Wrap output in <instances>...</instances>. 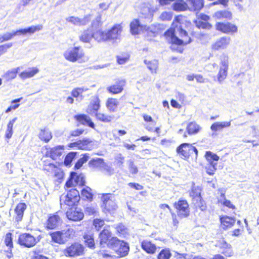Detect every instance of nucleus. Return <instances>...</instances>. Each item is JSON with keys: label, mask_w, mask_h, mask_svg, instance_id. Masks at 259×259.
<instances>
[{"label": "nucleus", "mask_w": 259, "mask_h": 259, "mask_svg": "<svg viewBox=\"0 0 259 259\" xmlns=\"http://www.w3.org/2000/svg\"><path fill=\"white\" fill-rule=\"evenodd\" d=\"M102 22L101 21V16L99 15L95 20L92 23V27L93 28L97 29L101 26Z\"/></svg>", "instance_id": "680f3d73"}, {"label": "nucleus", "mask_w": 259, "mask_h": 259, "mask_svg": "<svg viewBox=\"0 0 259 259\" xmlns=\"http://www.w3.org/2000/svg\"><path fill=\"white\" fill-rule=\"evenodd\" d=\"M174 9L177 11H182L187 10L188 8L187 2H185L183 0L179 1L174 4Z\"/></svg>", "instance_id": "58836bf2"}, {"label": "nucleus", "mask_w": 259, "mask_h": 259, "mask_svg": "<svg viewBox=\"0 0 259 259\" xmlns=\"http://www.w3.org/2000/svg\"><path fill=\"white\" fill-rule=\"evenodd\" d=\"M101 199L103 202L102 207L104 211L111 212L117 208L115 196L113 194H103Z\"/></svg>", "instance_id": "423d86ee"}, {"label": "nucleus", "mask_w": 259, "mask_h": 259, "mask_svg": "<svg viewBox=\"0 0 259 259\" xmlns=\"http://www.w3.org/2000/svg\"><path fill=\"white\" fill-rule=\"evenodd\" d=\"M122 31L120 24L114 25L107 31L98 30L92 32L89 29L84 30L79 35V40L83 42H90L93 38L98 42H104L119 39Z\"/></svg>", "instance_id": "f257e3e1"}, {"label": "nucleus", "mask_w": 259, "mask_h": 259, "mask_svg": "<svg viewBox=\"0 0 259 259\" xmlns=\"http://www.w3.org/2000/svg\"><path fill=\"white\" fill-rule=\"evenodd\" d=\"M205 157L209 164L212 162H217L219 159V157L215 154L212 153L210 151H207L205 153Z\"/></svg>", "instance_id": "a18cd8bd"}, {"label": "nucleus", "mask_w": 259, "mask_h": 259, "mask_svg": "<svg viewBox=\"0 0 259 259\" xmlns=\"http://www.w3.org/2000/svg\"><path fill=\"white\" fill-rule=\"evenodd\" d=\"M85 184L84 177L82 174L77 175L76 172H72L70 174L69 180L66 182L65 186L70 188L76 185L83 186Z\"/></svg>", "instance_id": "9d476101"}, {"label": "nucleus", "mask_w": 259, "mask_h": 259, "mask_svg": "<svg viewBox=\"0 0 259 259\" xmlns=\"http://www.w3.org/2000/svg\"><path fill=\"white\" fill-rule=\"evenodd\" d=\"M100 170L107 176L113 175L114 171V168H113L111 166L108 165L105 162Z\"/></svg>", "instance_id": "8fccbe9b"}, {"label": "nucleus", "mask_w": 259, "mask_h": 259, "mask_svg": "<svg viewBox=\"0 0 259 259\" xmlns=\"http://www.w3.org/2000/svg\"><path fill=\"white\" fill-rule=\"evenodd\" d=\"M124 85L125 81L124 80H118L115 82V84L108 87L107 90L110 93L118 94L122 91Z\"/></svg>", "instance_id": "4be33fe9"}, {"label": "nucleus", "mask_w": 259, "mask_h": 259, "mask_svg": "<svg viewBox=\"0 0 259 259\" xmlns=\"http://www.w3.org/2000/svg\"><path fill=\"white\" fill-rule=\"evenodd\" d=\"M191 144L188 143H183L179 146L177 149V151L178 153L185 158H188L191 155L190 147Z\"/></svg>", "instance_id": "5701e85b"}, {"label": "nucleus", "mask_w": 259, "mask_h": 259, "mask_svg": "<svg viewBox=\"0 0 259 259\" xmlns=\"http://www.w3.org/2000/svg\"><path fill=\"white\" fill-rule=\"evenodd\" d=\"M67 218L73 221H79L81 220L84 217L83 213L78 209H70L66 212Z\"/></svg>", "instance_id": "aec40b11"}, {"label": "nucleus", "mask_w": 259, "mask_h": 259, "mask_svg": "<svg viewBox=\"0 0 259 259\" xmlns=\"http://www.w3.org/2000/svg\"><path fill=\"white\" fill-rule=\"evenodd\" d=\"M145 64L147 66L148 68L151 71L152 73H156L158 68V61L156 60H153L152 61L144 60Z\"/></svg>", "instance_id": "ea45409f"}, {"label": "nucleus", "mask_w": 259, "mask_h": 259, "mask_svg": "<svg viewBox=\"0 0 259 259\" xmlns=\"http://www.w3.org/2000/svg\"><path fill=\"white\" fill-rule=\"evenodd\" d=\"M104 160L102 158H97L92 159L89 162V165L93 168H97L101 170L103 165H104Z\"/></svg>", "instance_id": "473e14b6"}, {"label": "nucleus", "mask_w": 259, "mask_h": 259, "mask_svg": "<svg viewBox=\"0 0 259 259\" xmlns=\"http://www.w3.org/2000/svg\"><path fill=\"white\" fill-rule=\"evenodd\" d=\"M84 242L88 247L92 248L95 245L94 239L92 235L91 234H84L83 236Z\"/></svg>", "instance_id": "3c124183"}, {"label": "nucleus", "mask_w": 259, "mask_h": 259, "mask_svg": "<svg viewBox=\"0 0 259 259\" xmlns=\"http://www.w3.org/2000/svg\"><path fill=\"white\" fill-rule=\"evenodd\" d=\"M83 251V247L80 244L75 243L67 247L64 250L66 256L73 257L80 255Z\"/></svg>", "instance_id": "4468645a"}, {"label": "nucleus", "mask_w": 259, "mask_h": 259, "mask_svg": "<svg viewBox=\"0 0 259 259\" xmlns=\"http://www.w3.org/2000/svg\"><path fill=\"white\" fill-rule=\"evenodd\" d=\"M84 211L88 215H96L98 213L97 208L92 206H87Z\"/></svg>", "instance_id": "4d7b16f0"}, {"label": "nucleus", "mask_w": 259, "mask_h": 259, "mask_svg": "<svg viewBox=\"0 0 259 259\" xmlns=\"http://www.w3.org/2000/svg\"><path fill=\"white\" fill-rule=\"evenodd\" d=\"M231 40V38L229 36L221 37L211 45V49L214 51L225 50L229 46Z\"/></svg>", "instance_id": "ddd939ff"}, {"label": "nucleus", "mask_w": 259, "mask_h": 259, "mask_svg": "<svg viewBox=\"0 0 259 259\" xmlns=\"http://www.w3.org/2000/svg\"><path fill=\"white\" fill-rule=\"evenodd\" d=\"M222 225L226 228L232 227L235 223V220L233 218L228 216H224L220 219Z\"/></svg>", "instance_id": "f704fd0d"}, {"label": "nucleus", "mask_w": 259, "mask_h": 259, "mask_svg": "<svg viewBox=\"0 0 259 259\" xmlns=\"http://www.w3.org/2000/svg\"><path fill=\"white\" fill-rule=\"evenodd\" d=\"M19 70L20 67L14 68L9 70L3 75V77L7 81H11L16 77Z\"/></svg>", "instance_id": "c85d7f7f"}, {"label": "nucleus", "mask_w": 259, "mask_h": 259, "mask_svg": "<svg viewBox=\"0 0 259 259\" xmlns=\"http://www.w3.org/2000/svg\"><path fill=\"white\" fill-rule=\"evenodd\" d=\"M52 134L48 128L41 130L39 134V138L41 140L48 142L52 138Z\"/></svg>", "instance_id": "c9c22d12"}, {"label": "nucleus", "mask_w": 259, "mask_h": 259, "mask_svg": "<svg viewBox=\"0 0 259 259\" xmlns=\"http://www.w3.org/2000/svg\"><path fill=\"white\" fill-rule=\"evenodd\" d=\"M201 127L196 122H190L187 126V130L190 135L197 134Z\"/></svg>", "instance_id": "a19ab883"}, {"label": "nucleus", "mask_w": 259, "mask_h": 259, "mask_svg": "<svg viewBox=\"0 0 259 259\" xmlns=\"http://www.w3.org/2000/svg\"><path fill=\"white\" fill-rule=\"evenodd\" d=\"M196 208H199L201 211H204L206 209V206L204 204V202L201 200L198 201H195L193 202Z\"/></svg>", "instance_id": "69168bd1"}, {"label": "nucleus", "mask_w": 259, "mask_h": 259, "mask_svg": "<svg viewBox=\"0 0 259 259\" xmlns=\"http://www.w3.org/2000/svg\"><path fill=\"white\" fill-rule=\"evenodd\" d=\"M38 69L37 68L32 67L21 72L19 74V76L22 79H25L33 77L35 74L38 73Z\"/></svg>", "instance_id": "7c9ffc66"}, {"label": "nucleus", "mask_w": 259, "mask_h": 259, "mask_svg": "<svg viewBox=\"0 0 259 259\" xmlns=\"http://www.w3.org/2000/svg\"><path fill=\"white\" fill-rule=\"evenodd\" d=\"M112 241L114 242L113 248L119 257H124L128 254L130 250L128 243L116 237L113 238Z\"/></svg>", "instance_id": "6e6552de"}, {"label": "nucleus", "mask_w": 259, "mask_h": 259, "mask_svg": "<svg viewBox=\"0 0 259 259\" xmlns=\"http://www.w3.org/2000/svg\"><path fill=\"white\" fill-rule=\"evenodd\" d=\"M13 46L12 42L6 44L5 45L0 46V53L1 55L3 53H5L7 51V49L11 48Z\"/></svg>", "instance_id": "338daca9"}, {"label": "nucleus", "mask_w": 259, "mask_h": 259, "mask_svg": "<svg viewBox=\"0 0 259 259\" xmlns=\"http://www.w3.org/2000/svg\"><path fill=\"white\" fill-rule=\"evenodd\" d=\"M91 19V16L87 15L82 18L78 17L70 16L67 17L65 20L67 22L76 26H84L88 24Z\"/></svg>", "instance_id": "2eb2a0df"}, {"label": "nucleus", "mask_w": 259, "mask_h": 259, "mask_svg": "<svg viewBox=\"0 0 259 259\" xmlns=\"http://www.w3.org/2000/svg\"><path fill=\"white\" fill-rule=\"evenodd\" d=\"M62 220L57 214L50 216L45 225L47 229H56L61 226Z\"/></svg>", "instance_id": "f3484780"}, {"label": "nucleus", "mask_w": 259, "mask_h": 259, "mask_svg": "<svg viewBox=\"0 0 259 259\" xmlns=\"http://www.w3.org/2000/svg\"><path fill=\"white\" fill-rule=\"evenodd\" d=\"M222 197H223L224 198V200L222 201L221 199H219V202H220L221 203H223V204L230 208H232L233 209H235V206L232 204L231 202V201L229 200H227L225 199V194H221V196Z\"/></svg>", "instance_id": "13d9d810"}, {"label": "nucleus", "mask_w": 259, "mask_h": 259, "mask_svg": "<svg viewBox=\"0 0 259 259\" xmlns=\"http://www.w3.org/2000/svg\"><path fill=\"white\" fill-rule=\"evenodd\" d=\"M63 149V146H61L53 148L51 150V157L53 159H55L57 157L61 155Z\"/></svg>", "instance_id": "c03bdc74"}, {"label": "nucleus", "mask_w": 259, "mask_h": 259, "mask_svg": "<svg viewBox=\"0 0 259 259\" xmlns=\"http://www.w3.org/2000/svg\"><path fill=\"white\" fill-rule=\"evenodd\" d=\"M92 141L89 139L79 140L77 142L70 143L69 146L71 148H77L78 149L90 150L92 147Z\"/></svg>", "instance_id": "a211bd4d"}, {"label": "nucleus", "mask_w": 259, "mask_h": 259, "mask_svg": "<svg viewBox=\"0 0 259 259\" xmlns=\"http://www.w3.org/2000/svg\"><path fill=\"white\" fill-rule=\"evenodd\" d=\"M115 228L119 236L125 237L128 233L127 229L121 224L118 225Z\"/></svg>", "instance_id": "09e8293b"}, {"label": "nucleus", "mask_w": 259, "mask_h": 259, "mask_svg": "<svg viewBox=\"0 0 259 259\" xmlns=\"http://www.w3.org/2000/svg\"><path fill=\"white\" fill-rule=\"evenodd\" d=\"M76 120L81 124L88 125L92 128H94L95 124L91 118L87 115L81 114L75 116Z\"/></svg>", "instance_id": "a878e982"}, {"label": "nucleus", "mask_w": 259, "mask_h": 259, "mask_svg": "<svg viewBox=\"0 0 259 259\" xmlns=\"http://www.w3.org/2000/svg\"><path fill=\"white\" fill-rule=\"evenodd\" d=\"M95 116L99 120L105 122H110L112 119L111 116L102 113H97Z\"/></svg>", "instance_id": "49530a36"}, {"label": "nucleus", "mask_w": 259, "mask_h": 259, "mask_svg": "<svg viewBox=\"0 0 259 259\" xmlns=\"http://www.w3.org/2000/svg\"><path fill=\"white\" fill-rule=\"evenodd\" d=\"M91 189L90 188L87 187L81 190V194L88 199H91L93 197V195L91 193Z\"/></svg>", "instance_id": "e2e57ef3"}, {"label": "nucleus", "mask_w": 259, "mask_h": 259, "mask_svg": "<svg viewBox=\"0 0 259 259\" xmlns=\"http://www.w3.org/2000/svg\"><path fill=\"white\" fill-rule=\"evenodd\" d=\"M42 28V26L38 25L37 26H31L25 29H21L18 30L19 35H24L26 33L32 34L36 31H39Z\"/></svg>", "instance_id": "c756f323"}, {"label": "nucleus", "mask_w": 259, "mask_h": 259, "mask_svg": "<svg viewBox=\"0 0 259 259\" xmlns=\"http://www.w3.org/2000/svg\"><path fill=\"white\" fill-rule=\"evenodd\" d=\"M229 67V57L226 54H222L220 57V67L217 75L218 81L221 83L226 78Z\"/></svg>", "instance_id": "1a4fd4ad"}, {"label": "nucleus", "mask_w": 259, "mask_h": 259, "mask_svg": "<svg viewBox=\"0 0 259 259\" xmlns=\"http://www.w3.org/2000/svg\"><path fill=\"white\" fill-rule=\"evenodd\" d=\"M119 104L118 100L114 98H109L106 102V107L110 112H115Z\"/></svg>", "instance_id": "2f4dec72"}, {"label": "nucleus", "mask_w": 259, "mask_h": 259, "mask_svg": "<svg viewBox=\"0 0 259 259\" xmlns=\"http://www.w3.org/2000/svg\"><path fill=\"white\" fill-rule=\"evenodd\" d=\"M167 40L173 44L185 45L191 41L188 33L182 27L176 26L174 28H170L165 32Z\"/></svg>", "instance_id": "f03ea898"}, {"label": "nucleus", "mask_w": 259, "mask_h": 259, "mask_svg": "<svg viewBox=\"0 0 259 259\" xmlns=\"http://www.w3.org/2000/svg\"><path fill=\"white\" fill-rule=\"evenodd\" d=\"M215 26L218 30L225 33H235L237 31V26L230 23L218 22L216 24Z\"/></svg>", "instance_id": "dca6fc26"}, {"label": "nucleus", "mask_w": 259, "mask_h": 259, "mask_svg": "<svg viewBox=\"0 0 259 259\" xmlns=\"http://www.w3.org/2000/svg\"><path fill=\"white\" fill-rule=\"evenodd\" d=\"M73 230L58 231L50 233L52 240L53 242L58 244H64L71 237Z\"/></svg>", "instance_id": "0eeeda50"}, {"label": "nucleus", "mask_w": 259, "mask_h": 259, "mask_svg": "<svg viewBox=\"0 0 259 259\" xmlns=\"http://www.w3.org/2000/svg\"><path fill=\"white\" fill-rule=\"evenodd\" d=\"M88 90L87 88L84 87L75 88L72 91L71 95L75 98H79L81 100L83 99V96L81 95V94L88 91Z\"/></svg>", "instance_id": "79ce46f5"}, {"label": "nucleus", "mask_w": 259, "mask_h": 259, "mask_svg": "<svg viewBox=\"0 0 259 259\" xmlns=\"http://www.w3.org/2000/svg\"><path fill=\"white\" fill-rule=\"evenodd\" d=\"M40 236H34L28 233H24L19 235L18 243L21 245L27 248L34 246L39 241Z\"/></svg>", "instance_id": "39448f33"}, {"label": "nucleus", "mask_w": 259, "mask_h": 259, "mask_svg": "<svg viewBox=\"0 0 259 259\" xmlns=\"http://www.w3.org/2000/svg\"><path fill=\"white\" fill-rule=\"evenodd\" d=\"M142 248L146 252L153 254L156 250V245L148 240H144L141 244Z\"/></svg>", "instance_id": "cd10ccee"}, {"label": "nucleus", "mask_w": 259, "mask_h": 259, "mask_svg": "<svg viewBox=\"0 0 259 259\" xmlns=\"http://www.w3.org/2000/svg\"><path fill=\"white\" fill-rule=\"evenodd\" d=\"M31 259H49L47 256L40 254L39 253H37L34 252V254L32 256Z\"/></svg>", "instance_id": "774afa93"}, {"label": "nucleus", "mask_w": 259, "mask_h": 259, "mask_svg": "<svg viewBox=\"0 0 259 259\" xmlns=\"http://www.w3.org/2000/svg\"><path fill=\"white\" fill-rule=\"evenodd\" d=\"M104 221L100 219L94 220L93 225L97 230L99 231L104 225Z\"/></svg>", "instance_id": "bf43d9fd"}, {"label": "nucleus", "mask_w": 259, "mask_h": 259, "mask_svg": "<svg viewBox=\"0 0 259 259\" xmlns=\"http://www.w3.org/2000/svg\"><path fill=\"white\" fill-rule=\"evenodd\" d=\"M100 107V100L98 98L92 101L87 109V112L91 115H95Z\"/></svg>", "instance_id": "393cba45"}, {"label": "nucleus", "mask_w": 259, "mask_h": 259, "mask_svg": "<svg viewBox=\"0 0 259 259\" xmlns=\"http://www.w3.org/2000/svg\"><path fill=\"white\" fill-rule=\"evenodd\" d=\"M171 255L169 249H162L158 255V259H169Z\"/></svg>", "instance_id": "de8ad7c7"}, {"label": "nucleus", "mask_w": 259, "mask_h": 259, "mask_svg": "<svg viewBox=\"0 0 259 259\" xmlns=\"http://www.w3.org/2000/svg\"><path fill=\"white\" fill-rule=\"evenodd\" d=\"M17 117L14 118L13 119L11 120L7 124V128L6 131L5 137L8 139H10L13 135V125L17 120Z\"/></svg>", "instance_id": "e433bc0d"}, {"label": "nucleus", "mask_w": 259, "mask_h": 259, "mask_svg": "<svg viewBox=\"0 0 259 259\" xmlns=\"http://www.w3.org/2000/svg\"><path fill=\"white\" fill-rule=\"evenodd\" d=\"M201 190L199 187L193 186L192 191L190 193V196L192 198L193 202L201 200Z\"/></svg>", "instance_id": "72a5a7b5"}, {"label": "nucleus", "mask_w": 259, "mask_h": 259, "mask_svg": "<svg viewBox=\"0 0 259 259\" xmlns=\"http://www.w3.org/2000/svg\"><path fill=\"white\" fill-rule=\"evenodd\" d=\"M130 30L132 34H139L144 31H151L152 33L154 32L150 30V27L146 25H142L138 19L134 20L130 24Z\"/></svg>", "instance_id": "9b49d317"}, {"label": "nucleus", "mask_w": 259, "mask_h": 259, "mask_svg": "<svg viewBox=\"0 0 259 259\" xmlns=\"http://www.w3.org/2000/svg\"><path fill=\"white\" fill-rule=\"evenodd\" d=\"M217 162H211V164L206 167V172L209 175H212L214 171L216 170Z\"/></svg>", "instance_id": "052dcab7"}, {"label": "nucleus", "mask_w": 259, "mask_h": 259, "mask_svg": "<svg viewBox=\"0 0 259 259\" xmlns=\"http://www.w3.org/2000/svg\"><path fill=\"white\" fill-rule=\"evenodd\" d=\"M159 18L162 21H169L172 18V14L170 12H163L161 14Z\"/></svg>", "instance_id": "0e129e2a"}, {"label": "nucleus", "mask_w": 259, "mask_h": 259, "mask_svg": "<svg viewBox=\"0 0 259 259\" xmlns=\"http://www.w3.org/2000/svg\"><path fill=\"white\" fill-rule=\"evenodd\" d=\"M79 192L76 189H71L67 192V194L62 195L60 197V205H63L72 206L75 205L79 200Z\"/></svg>", "instance_id": "20e7f679"}, {"label": "nucleus", "mask_w": 259, "mask_h": 259, "mask_svg": "<svg viewBox=\"0 0 259 259\" xmlns=\"http://www.w3.org/2000/svg\"><path fill=\"white\" fill-rule=\"evenodd\" d=\"M5 244L9 247V249H12L13 247L12 234L11 233H8L6 234L5 238Z\"/></svg>", "instance_id": "864d4df0"}, {"label": "nucleus", "mask_w": 259, "mask_h": 259, "mask_svg": "<svg viewBox=\"0 0 259 259\" xmlns=\"http://www.w3.org/2000/svg\"><path fill=\"white\" fill-rule=\"evenodd\" d=\"M231 13L228 11H220L215 12L213 17L217 19H230L231 18Z\"/></svg>", "instance_id": "4c0bfd02"}, {"label": "nucleus", "mask_w": 259, "mask_h": 259, "mask_svg": "<svg viewBox=\"0 0 259 259\" xmlns=\"http://www.w3.org/2000/svg\"><path fill=\"white\" fill-rule=\"evenodd\" d=\"M195 24L196 26L199 28L209 29L211 27V24L205 21L203 22L198 19L195 21Z\"/></svg>", "instance_id": "603ef678"}, {"label": "nucleus", "mask_w": 259, "mask_h": 259, "mask_svg": "<svg viewBox=\"0 0 259 259\" xmlns=\"http://www.w3.org/2000/svg\"><path fill=\"white\" fill-rule=\"evenodd\" d=\"M175 207L178 210V215L181 218H185L189 215V208L186 200H180L175 203Z\"/></svg>", "instance_id": "f8f14e48"}, {"label": "nucleus", "mask_w": 259, "mask_h": 259, "mask_svg": "<svg viewBox=\"0 0 259 259\" xmlns=\"http://www.w3.org/2000/svg\"><path fill=\"white\" fill-rule=\"evenodd\" d=\"M189 9L193 12L200 11L204 7V0H186Z\"/></svg>", "instance_id": "412c9836"}, {"label": "nucleus", "mask_w": 259, "mask_h": 259, "mask_svg": "<svg viewBox=\"0 0 259 259\" xmlns=\"http://www.w3.org/2000/svg\"><path fill=\"white\" fill-rule=\"evenodd\" d=\"M64 58L72 62L79 60L85 62L88 60V57H84V53L83 49L79 47L70 48L67 50L64 53Z\"/></svg>", "instance_id": "7ed1b4c3"}, {"label": "nucleus", "mask_w": 259, "mask_h": 259, "mask_svg": "<svg viewBox=\"0 0 259 259\" xmlns=\"http://www.w3.org/2000/svg\"><path fill=\"white\" fill-rule=\"evenodd\" d=\"M231 121L232 120L229 121L215 122L211 125L210 129L214 132L222 131L224 128L230 127Z\"/></svg>", "instance_id": "bb28decb"}, {"label": "nucleus", "mask_w": 259, "mask_h": 259, "mask_svg": "<svg viewBox=\"0 0 259 259\" xmlns=\"http://www.w3.org/2000/svg\"><path fill=\"white\" fill-rule=\"evenodd\" d=\"M26 208V205L24 203H19L16 206L15 209L16 215L15 217V221L19 222L22 221L24 215V212Z\"/></svg>", "instance_id": "b1692460"}, {"label": "nucleus", "mask_w": 259, "mask_h": 259, "mask_svg": "<svg viewBox=\"0 0 259 259\" xmlns=\"http://www.w3.org/2000/svg\"><path fill=\"white\" fill-rule=\"evenodd\" d=\"M16 35H19L18 30L13 31L11 32H6L4 33L2 37H0V42H3L10 40Z\"/></svg>", "instance_id": "37998d69"}, {"label": "nucleus", "mask_w": 259, "mask_h": 259, "mask_svg": "<svg viewBox=\"0 0 259 259\" xmlns=\"http://www.w3.org/2000/svg\"><path fill=\"white\" fill-rule=\"evenodd\" d=\"M76 154L74 152H70L68 153L65 158L64 164L65 165H69L72 162L73 159L74 158Z\"/></svg>", "instance_id": "6e6d98bb"}, {"label": "nucleus", "mask_w": 259, "mask_h": 259, "mask_svg": "<svg viewBox=\"0 0 259 259\" xmlns=\"http://www.w3.org/2000/svg\"><path fill=\"white\" fill-rule=\"evenodd\" d=\"M113 238H111V232L108 229H104L99 234L100 243L103 246L106 244L108 245L110 242L114 244L112 241Z\"/></svg>", "instance_id": "6ab92c4d"}, {"label": "nucleus", "mask_w": 259, "mask_h": 259, "mask_svg": "<svg viewBox=\"0 0 259 259\" xmlns=\"http://www.w3.org/2000/svg\"><path fill=\"white\" fill-rule=\"evenodd\" d=\"M128 169L132 175H136L138 172V169L137 166L134 164V162L132 160H130L127 161Z\"/></svg>", "instance_id": "5fc2aeb1"}]
</instances>
